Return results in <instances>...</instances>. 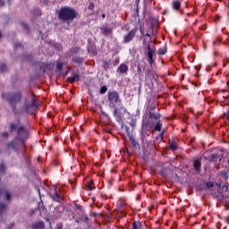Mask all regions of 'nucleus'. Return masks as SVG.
I'll return each mask as SVG.
<instances>
[{
	"instance_id": "f257e3e1",
	"label": "nucleus",
	"mask_w": 229,
	"mask_h": 229,
	"mask_svg": "<svg viewBox=\"0 0 229 229\" xmlns=\"http://www.w3.org/2000/svg\"><path fill=\"white\" fill-rule=\"evenodd\" d=\"M107 101H108L109 106L114 109L113 116L115 118V121L117 123L122 122L123 119H122V114L120 110L123 109L124 106L119 92H117L116 90H108Z\"/></svg>"
},
{
	"instance_id": "f03ea898",
	"label": "nucleus",
	"mask_w": 229,
	"mask_h": 229,
	"mask_svg": "<svg viewBox=\"0 0 229 229\" xmlns=\"http://www.w3.org/2000/svg\"><path fill=\"white\" fill-rule=\"evenodd\" d=\"M2 98L9 102L11 109H13V114L17 116L19 114V111L17 110V104L21 101L22 93L21 91H16L14 93H3Z\"/></svg>"
},
{
	"instance_id": "7ed1b4c3",
	"label": "nucleus",
	"mask_w": 229,
	"mask_h": 229,
	"mask_svg": "<svg viewBox=\"0 0 229 229\" xmlns=\"http://www.w3.org/2000/svg\"><path fill=\"white\" fill-rule=\"evenodd\" d=\"M78 13L74 8L63 6L57 13V19L63 21H72L78 17Z\"/></svg>"
},
{
	"instance_id": "20e7f679",
	"label": "nucleus",
	"mask_w": 229,
	"mask_h": 229,
	"mask_svg": "<svg viewBox=\"0 0 229 229\" xmlns=\"http://www.w3.org/2000/svg\"><path fill=\"white\" fill-rule=\"evenodd\" d=\"M152 128H153V125L150 123V121L142 123L141 131H140V136L142 140H144L147 136H149V133H151Z\"/></svg>"
},
{
	"instance_id": "39448f33",
	"label": "nucleus",
	"mask_w": 229,
	"mask_h": 229,
	"mask_svg": "<svg viewBox=\"0 0 229 229\" xmlns=\"http://www.w3.org/2000/svg\"><path fill=\"white\" fill-rule=\"evenodd\" d=\"M38 107V104L37 103V99L32 98V100H30V104H27L23 106V110H25V113L29 114H33Z\"/></svg>"
},
{
	"instance_id": "423d86ee",
	"label": "nucleus",
	"mask_w": 229,
	"mask_h": 229,
	"mask_svg": "<svg viewBox=\"0 0 229 229\" xmlns=\"http://www.w3.org/2000/svg\"><path fill=\"white\" fill-rule=\"evenodd\" d=\"M138 32V29L134 28L131 30H130L126 35L123 36V44H128L131 43L136 37Z\"/></svg>"
},
{
	"instance_id": "0eeeda50",
	"label": "nucleus",
	"mask_w": 229,
	"mask_h": 229,
	"mask_svg": "<svg viewBox=\"0 0 229 229\" xmlns=\"http://www.w3.org/2000/svg\"><path fill=\"white\" fill-rule=\"evenodd\" d=\"M147 49L148 63L152 66L156 63V59H154L155 50L151 48L150 45H148Z\"/></svg>"
},
{
	"instance_id": "6e6552de",
	"label": "nucleus",
	"mask_w": 229,
	"mask_h": 229,
	"mask_svg": "<svg viewBox=\"0 0 229 229\" xmlns=\"http://www.w3.org/2000/svg\"><path fill=\"white\" fill-rule=\"evenodd\" d=\"M222 156L223 154L218 151L217 153H213L210 156H206L204 158L209 162H217Z\"/></svg>"
},
{
	"instance_id": "1a4fd4ad",
	"label": "nucleus",
	"mask_w": 229,
	"mask_h": 229,
	"mask_svg": "<svg viewBox=\"0 0 229 229\" xmlns=\"http://www.w3.org/2000/svg\"><path fill=\"white\" fill-rule=\"evenodd\" d=\"M26 133V130L23 126H20L18 127V131H17V136L18 137V141H20V143L23 144V146H25V140L23 137H21V135Z\"/></svg>"
},
{
	"instance_id": "9d476101",
	"label": "nucleus",
	"mask_w": 229,
	"mask_h": 229,
	"mask_svg": "<svg viewBox=\"0 0 229 229\" xmlns=\"http://www.w3.org/2000/svg\"><path fill=\"white\" fill-rule=\"evenodd\" d=\"M81 81L80 74L76 72H72V76L66 79V82L70 84H73L74 82H78Z\"/></svg>"
},
{
	"instance_id": "9b49d317",
	"label": "nucleus",
	"mask_w": 229,
	"mask_h": 229,
	"mask_svg": "<svg viewBox=\"0 0 229 229\" xmlns=\"http://www.w3.org/2000/svg\"><path fill=\"white\" fill-rule=\"evenodd\" d=\"M202 158L198 157L193 159V167L197 173L201 172V166H202Z\"/></svg>"
},
{
	"instance_id": "f8f14e48",
	"label": "nucleus",
	"mask_w": 229,
	"mask_h": 229,
	"mask_svg": "<svg viewBox=\"0 0 229 229\" xmlns=\"http://www.w3.org/2000/svg\"><path fill=\"white\" fill-rule=\"evenodd\" d=\"M18 137H14V140L13 141L7 143V148H13L14 151L18 152L19 151V147L17 144L18 141Z\"/></svg>"
},
{
	"instance_id": "ddd939ff",
	"label": "nucleus",
	"mask_w": 229,
	"mask_h": 229,
	"mask_svg": "<svg viewBox=\"0 0 229 229\" xmlns=\"http://www.w3.org/2000/svg\"><path fill=\"white\" fill-rule=\"evenodd\" d=\"M171 7L174 11L179 12L181 10V7H182V2L179 1V0H173Z\"/></svg>"
},
{
	"instance_id": "4468645a",
	"label": "nucleus",
	"mask_w": 229,
	"mask_h": 229,
	"mask_svg": "<svg viewBox=\"0 0 229 229\" xmlns=\"http://www.w3.org/2000/svg\"><path fill=\"white\" fill-rule=\"evenodd\" d=\"M50 198L57 202L62 200V196L57 192L56 188L54 189V192L50 193Z\"/></svg>"
},
{
	"instance_id": "2eb2a0df",
	"label": "nucleus",
	"mask_w": 229,
	"mask_h": 229,
	"mask_svg": "<svg viewBox=\"0 0 229 229\" xmlns=\"http://www.w3.org/2000/svg\"><path fill=\"white\" fill-rule=\"evenodd\" d=\"M128 138H129V140H130L131 146L134 148H138L140 147V143L136 140L134 136H132L131 133H128Z\"/></svg>"
},
{
	"instance_id": "dca6fc26",
	"label": "nucleus",
	"mask_w": 229,
	"mask_h": 229,
	"mask_svg": "<svg viewBox=\"0 0 229 229\" xmlns=\"http://www.w3.org/2000/svg\"><path fill=\"white\" fill-rule=\"evenodd\" d=\"M39 69L41 71H43V72H47V71H51L52 70V64H51L43 63V64H41V65H39Z\"/></svg>"
},
{
	"instance_id": "f3484780",
	"label": "nucleus",
	"mask_w": 229,
	"mask_h": 229,
	"mask_svg": "<svg viewBox=\"0 0 229 229\" xmlns=\"http://www.w3.org/2000/svg\"><path fill=\"white\" fill-rule=\"evenodd\" d=\"M161 117H162V115L159 113H153V112L148 113L149 119L158 121V120H160Z\"/></svg>"
},
{
	"instance_id": "a211bd4d",
	"label": "nucleus",
	"mask_w": 229,
	"mask_h": 229,
	"mask_svg": "<svg viewBox=\"0 0 229 229\" xmlns=\"http://www.w3.org/2000/svg\"><path fill=\"white\" fill-rule=\"evenodd\" d=\"M88 53L92 54L93 55H98V50H97V47L94 45H89L87 47Z\"/></svg>"
},
{
	"instance_id": "6ab92c4d",
	"label": "nucleus",
	"mask_w": 229,
	"mask_h": 229,
	"mask_svg": "<svg viewBox=\"0 0 229 229\" xmlns=\"http://www.w3.org/2000/svg\"><path fill=\"white\" fill-rule=\"evenodd\" d=\"M32 229H45V223L43 221L34 223L32 224Z\"/></svg>"
},
{
	"instance_id": "aec40b11",
	"label": "nucleus",
	"mask_w": 229,
	"mask_h": 229,
	"mask_svg": "<svg viewBox=\"0 0 229 229\" xmlns=\"http://www.w3.org/2000/svg\"><path fill=\"white\" fill-rule=\"evenodd\" d=\"M1 195L5 196V198H4L5 200H7V201L11 200V193L8 191L4 190V189L0 190V196Z\"/></svg>"
},
{
	"instance_id": "412c9836",
	"label": "nucleus",
	"mask_w": 229,
	"mask_h": 229,
	"mask_svg": "<svg viewBox=\"0 0 229 229\" xmlns=\"http://www.w3.org/2000/svg\"><path fill=\"white\" fill-rule=\"evenodd\" d=\"M118 71L120 72V73H126L129 71V67L127 64H122L118 67Z\"/></svg>"
},
{
	"instance_id": "4be33fe9",
	"label": "nucleus",
	"mask_w": 229,
	"mask_h": 229,
	"mask_svg": "<svg viewBox=\"0 0 229 229\" xmlns=\"http://www.w3.org/2000/svg\"><path fill=\"white\" fill-rule=\"evenodd\" d=\"M101 30H102V34L105 37H108L113 34V30L111 28H103L101 29Z\"/></svg>"
},
{
	"instance_id": "5701e85b",
	"label": "nucleus",
	"mask_w": 229,
	"mask_h": 229,
	"mask_svg": "<svg viewBox=\"0 0 229 229\" xmlns=\"http://www.w3.org/2000/svg\"><path fill=\"white\" fill-rule=\"evenodd\" d=\"M163 127V123L161 120L157 121L156 125L154 126V130L157 131H161Z\"/></svg>"
},
{
	"instance_id": "b1692460",
	"label": "nucleus",
	"mask_w": 229,
	"mask_h": 229,
	"mask_svg": "<svg viewBox=\"0 0 229 229\" xmlns=\"http://www.w3.org/2000/svg\"><path fill=\"white\" fill-rule=\"evenodd\" d=\"M132 229H142V223L140 221H133Z\"/></svg>"
},
{
	"instance_id": "393cba45",
	"label": "nucleus",
	"mask_w": 229,
	"mask_h": 229,
	"mask_svg": "<svg viewBox=\"0 0 229 229\" xmlns=\"http://www.w3.org/2000/svg\"><path fill=\"white\" fill-rule=\"evenodd\" d=\"M167 53V47H162L158 48L157 50V55H165Z\"/></svg>"
},
{
	"instance_id": "a878e982",
	"label": "nucleus",
	"mask_w": 229,
	"mask_h": 229,
	"mask_svg": "<svg viewBox=\"0 0 229 229\" xmlns=\"http://www.w3.org/2000/svg\"><path fill=\"white\" fill-rule=\"evenodd\" d=\"M72 62L78 64H81L84 62V59L79 56L73 57L72 58Z\"/></svg>"
},
{
	"instance_id": "bb28decb",
	"label": "nucleus",
	"mask_w": 229,
	"mask_h": 229,
	"mask_svg": "<svg viewBox=\"0 0 229 229\" xmlns=\"http://www.w3.org/2000/svg\"><path fill=\"white\" fill-rule=\"evenodd\" d=\"M220 175L223 180L227 181L229 179V173L225 170L220 172Z\"/></svg>"
},
{
	"instance_id": "cd10ccee",
	"label": "nucleus",
	"mask_w": 229,
	"mask_h": 229,
	"mask_svg": "<svg viewBox=\"0 0 229 229\" xmlns=\"http://www.w3.org/2000/svg\"><path fill=\"white\" fill-rule=\"evenodd\" d=\"M110 66H111V61L103 62L102 67L105 71H108L110 69Z\"/></svg>"
},
{
	"instance_id": "c85d7f7f",
	"label": "nucleus",
	"mask_w": 229,
	"mask_h": 229,
	"mask_svg": "<svg viewBox=\"0 0 229 229\" xmlns=\"http://www.w3.org/2000/svg\"><path fill=\"white\" fill-rule=\"evenodd\" d=\"M169 148L172 151H175L178 149V145L176 142H172L170 143Z\"/></svg>"
},
{
	"instance_id": "c756f323",
	"label": "nucleus",
	"mask_w": 229,
	"mask_h": 229,
	"mask_svg": "<svg viewBox=\"0 0 229 229\" xmlns=\"http://www.w3.org/2000/svg\"><path fill=\"white\" fill-rule=\"evenodd\" d=\"M152 74H153V71H152V70L147 69V70L145 71V76H146L147 78L151 79Z\"/></svg>"
},
{
	"instance_id": "7c9ffc66",
	"label": "nucleus",
	"mask_w": 229,
	"mask_h": 229,
	"mask_svg": "<svg viewBox=\"0 0 229 229\" xmlns=\"http://www.w3.org/2000/svg\"><path fill=\"white\" fill-rule=\"evenodd\" d=\"M81 50V47H74V48H72L70 49V53H72V55H77Z\"/></svg>"
},
{
	"instance_id": "2f4dec72",
	"label": "nucleus",
	"mask_w": 229,
	"mask_h": 229,
	"mask_svg": "<svg viewBox=\"0 0 229 229\" xmlns=\"http://www.w3.org/2000/svg\"><path fill=\"white\" fill-rule=\"evenodd\" d=\"M17 127L18 126L16 124H14V123L9 124V131L13 132V131H16Z\"/></svg>"
},
{
	"instance_id": "473e14b6",
	"label": "nucleus",
	"mask_w": 229,
	"mask_h": 229,
	"mask_svg": "<svg viewBox=\"0 0 229 229\" xmlns=\"http://www.w3.org/2000/svg\"><path fill=\"white\" fill-rule=\"evenodd\" d=\"M107 91V87L106 86H102L99 89V94L103 95L106 94Z\"/></svg>"
},
{
	"instance_id": "72a5a7b5",
	"label": "nucleus",
	"mask_w": 229,
	"mask_h": 229,
	"mask_svg": "<svg viewBox=\"0 0 229 229\" xmlns=\"http://www.w3.org/2000/svg\"><path fill=\"white\" fill-rule=\"evenodd\" d=\"M41 14H42V13H41V10H39V9H36V10L32 11V15L40 16Z\"/></svg>"
},
{
	"instance_id": "f704fd0d",
	"label": "nucleus",
	"mask_w": 229,
	"mask_h": 229,
	"mask_svg": "<svg viewBox=\"0 0 229 229\" xmlns=\"http://www.w3.org/2000/svg\"><path fill=\"white\" fill-rule=\"evenodd\" d=\"M6 210V206L4 203H0V215Z\"/></svg>"
},
{
	"instance_id": "c9c22d12",
	"label": "nucleus",
	"mask_w": 229,
	"mask_h": 229,
	"mask_svg": "<svg viewBox=\"0 0 229 229\" xmlns=\"http://www.w3.org/2000/svg\"><path fill=\"white\" fill-rule=\"evenodd\" d=\"M81 220L85 222V223H89V217L87 215H82L81 217Z\"/></svg>"
},
{
	"instance_id": "e433bc0d",
	"label": "nucleus",
	"mask_w": 229,
	"mask_h": 229,
	"mask_svg": "<svg viewBox=\"0 0 229 229\" xmlns=\"http://www.w3.org/2000/svg\"><path fill=\"white\" fill-rule=\"evenodd\" d=\"M222 191H229V183L225 182L223 186H222Z\"/></svg>"
},
{
	"instance_id": "4c0bfd02",
	"label": "nucleus",
	"mask_w": 229,
	"mask_h": 229,
	"mask_svg": "<svg viewBox=\"0 0 229 229\" xmlns=\"http://www.w3.org/2000/svg\"><path fill=\"white\" fill-rule=\"evenodd\" d=\"M57 71L61 72L64 68V63H57Z\"/></svg>"
},
{
	"instance_id": "58836bf2",
	"label": "nucleus",
	"mask_w": 229,
	"mask_h": 229,
	"mask_svg": "<svg viewBox=\"0 0 229 229\" xmlns=\"http://www.w3.org/2000/svg\"><path fill=\"white\" fill-rule=\"evenodd\" d=\"M21 28L27 31V33H30V29L26 23H21Z\"/></svg>"
},
{
	"instance_id": "ea45409f",
	"label": "nucleus",
	"mask_w": 229,
	"mask_h": 229,
	"mask_svg": "<svg viewBox=\"0 0 229 229\" xmlns=\"http://www.w3.org/2000/svg\"><path fill=\"white\" fill-rule=\"evenodd\" d=\"M6 69H7V66L5 64H0V71L2 72H5Z\"/></svg>"
},
{
	"instance_id": "a19ab883",
	"label": "nucleus",
	"mask_w": 229,
	"mask_h": 229,
	"mask_svg": "<svg viewBox=\"0 0 229 229\" xmlns=\"http://www.w3.org/2000/svg\"><path fill=\"white\" fill-rule=\"evenodd\" d=\"M206 186L207 188H212L215 186V183L213 182H207Z\"/></svg>"
},
{
	"instance_id": "79ce46f5",
	"label": "nucleus",
	"mask_w": 229,
	"mask_h": 229,
	"mask_svg": "<svg viewBox=\"0 0 229 229\" xmlns=\"http://www.w3.org/2000/svg\"><path fill=\"white\" fill-rule=\"evenodd\" d=\"M93 185H94L93 182H89V184H88L89 191H93L95 189V187H93Z\"/></svg>"
},
{
	"instance_id": "37998d69",
	"label": "nucleus",
	"mask_w": 229,
	"mask_h": 229,
	"mask_svg": "<svg viewBox=\"0 0 229 229\" xmlns=\"http://www.w3.org/2000/svg\"><path fill=\"white\" fill-rule=\"evenodd\" d=\"M0 170H1L2 173H5V171H6V166H5L4 164H1V165H0Z\"/></svg>"
},
{
	"instance_id": "c03bdc74",
	"label": "nucleus",
	"mask_w": 229,
	"mask_h": 229,
	"mask_svg": "<svg viewBox=\"0 0 229 229\" xmlns=\"http://www.w3.org/2000/svg\"><path fill=\"white\" fill-rule=\"evenodd\" d=\"M88 9L89 11H93L95 9V4L94 3H89Z\"/></svg>"
},
{
	"instance_id": "a18cd8bd",
	"label": "nucleus",
	"mask_w": 229,
	"mask_h": 229,
	"mask_svg": "<svg viewBox=\"0 0 229 229\" xmlns=\"http://www.w3.org/2000/svg\"><path fill=\"white\" fill-rule=\"evenodd\" d=\"M137 72H138L140 75L142 74V68H141L140 65H138V66H137Z\"/></svg>"
},
{
	"instance_id": "49530a36",
	"label": "nucleus",
	"mask_w": 229,
	"mask_h": 229,
	"mask_svg": "<svg viewBox=\"0 0 229 229\" xmlns=\"http://www.w3.org/2000/svg\"><path fill=\"white\" fill-rule=\"evenodd\" d=\"M156 109H157L156 105H150V106H149L150 112H154V111H156Z\"/></svg>"
},
{
	"instance_id": "de8ad7c7",
	"label": "nucleus",
	"mask_w": 229,
	"mask_h": 229,
	"mask_svg": "<svg viewBox=\"0 0 229 229\" xmlns=\"http://www.w3.org/2000/svg\"><path fill=\"white\" fill-rule=\"evenodd\" d=\"M89 216L96 217V216H101V214H99V213H95V212H91V213L89 214Z\"/></svg>"
},
{
	"instance_id": "09e8293b",
	"label": "nucleus",
	"mask_w": 229,
	"mask_h": 229,
	"mask_svg": "<svg viewBox=\"0 0 229 229\" xmlns=\"http://www.w3.org/2000/svg\"><path fill=\"white\" fill-rule=\"evenodd\" d=\"M218 200H223L225 199V195L224 194H219L218 196H216Z\"/></svg>"
},
{
	"instance_id": "8fccbe9b",
	"label": "nucleus",
	"mask_w": 229,
	"mask_h": 229,
	"mask_svg": "<svg viewBox=\"0 0 229 229\" xmlns=\"http://www.w3.org/2000/svg\"><path fill=\"white\" fill-rule=\"evenodd\" d=\"M221 43V40L219 38H216V40L213 41V46H216Z\"/></svg>"
},
{
	"instance_id": "3c124183",
	"label": "nucleus",
	"mask_w": 229,
	"mask_h": 229,
	"mask_svg": "<svg viewBox=\"0 0 229 229\" xmlns=\"http://www.w3.org/2000/svg\"><path fill=\"white\" fill-rule=\"evenodd\" d=\"M120 63V60L118 58L114 59L113 65L116 66Z\"/></svg>"
},
{
	"instance_id": "603ef678",
	"label": "nucleus",
	"mask_w": 229,
	"mask_h": 229,
	"mask_svg": "<svg viewBox=\"0 0 229 229\" xmlns=\"http://www.w3.org/2000/svg\"><path fill=\"white\" fill-rule=\"evenodd\" d=\"M2 136H3L4 138H8L9 133H8L7 131H4V132H3Z\"/></svg>"
},
{
	"instance_id": "864d4df0",
	"label": "nucleus",
	"mask_w": 229,
	"mask_h": 229,
	"mask_svg": "<svg viewBox=\"0 0 229 229\" xmlns=\"http://www.w3.org/2000/svg\"><path fill=\"white\" fill-rule=\"evenodd\" d=\"M19 47H21V43L14 44V48H19Z\"/></svg>"
},
{
	"instance_id": "5fc2aeb1",
	"label": "nucleus",
	"mask_w": 229,
	"mask_h": 229,
	"mask_svg": "<svg viewBox=\"0 0 229 229\" xmlns=\"http://www.w3.org/2000/svg\"><path fill=\"white\" fill-rule=\"evenodd\" d=\"M36 211H37V209L30 210V216L34 215L36 213Z\"/></svg>"
},
{
	"instance_id": "6e6d98bb",
	"label": "nucleus",
	"mask_w": 229,
	"mask_h": 229,
	"mask_svg": "<svg viewBox=\"0 0 229 229\" xmlns=\"http://www.w3.org/2000/svg\"><path fill=\"white\" fill-rule=\"evenodd\" d=\"M125 129H126V133H127V136H129V133H131V132H130V131H129V128H128V126H126V127H125Z\"/></svg>"
},
{
	"instance_id": "4d7b16f0",
	"label": "nucleus",
	"mask_w": 229,
	"mask_h": 229,
	"mask_svg": "<svg viewBox=\"0 0 229 229\" xmlns=\"http://www.w3.org/2000/svg\"><path fill=\"white\" fill-rule=\"evenodd\" d=\"M226 120L229 121V109L227 110V113H226Z\"/></svg>"
},
{
	"instance_id": "13d9d810",
	"label": "nucleus",
	"mask_w": 229,
	"mask_h": 229,
	"mask_svg": "<svg viewBox=\"0 0 229 229\" xmlns=\"http://www.w3.org/2000/svg\"><path fill=\"white\" fill-rule=\"evenodd\" d=\"M4 0H0V6H4Z\"/></svg>"
},
{
	"instance_id": "bf43d9fd",
	"label": "nucleus",
	"mask_w": 229,
	"mask_h": 229,
	"mask_svg": "<svg viewBox=\"0 0 229 229\" xmlns=\"http://www.w3.org/2000/svg\"><path fill=\"white\" fill-rule=\"evenodd\" d=\"M57 229H63V225L61 224L57 225Z\"/></svg>"
},
{
	"instance_id": "052dcab7",
	"label": "nucleus",
	"mask_w": 229,
	"mask_h": 229,
	"mask_svg": "<svg viewBox=\"0 0 229 229\" xmlns=\"http://www.w3.org/2000/svg\"><path fill=\"white\" fill-rule=\"evenodd\" d=\"M43 4H45V5H47V4H48V0H45V1L43 2Z\"/></svg>"
},
{
	"instance_id": "680f3d73",
	"label": "nucleus",
	"mask_w": 229,
	"mask_h": 229,
	"mask_svg": "<svg viewBox=\"0 0 229 229\" xmlns=\"http://www.w3.org/2000/svg\"><path fill=\"white\" fill-rule=\"evenodd\" d=\"M81 221H82L81 218L75 219V222H77V223H80Z\"/></svg>"
},
{
	"instance_id": "e2e57ef3",
	"label": "nucleus",
	"mask_w": 229,
	"mask_h": 229,
	"mask_svg": "<svg viewBox=\"0 0 229 229\" xmlns=\"http://www.w3.org/2000/svg\"><path fill=\"white\" fill-rule=\"evenodd\" d=\"M75 208H81V206H80V205H75Z\"/></svg>"
},
{
	"instance_id": "0e129e2a",
	"label": "nucleus",
	"mask_w": 229,
	"mask_h": 229,
	"mask_svg": "<svg viewBox=\"0 0 229 229\" xmlns=\"http://www.w3.org/2000/svg\"><path fill=\"white\" fill-rule=\"evenodd\" d=\"M13 225H9V227H7V229H12L13 228Z\"/></svg>"
},
{
	"instance_id": "69168bd1",
	"label": "nucleus",
	"mask_w": 229,
	"mask_h": 229,
	"mask_svg": "<svg viewBox=\"0 0 229 229\" xmlns=\"http://www.w3.org/2000/svg\"><path fill=\"white\" fill-rule=\"evenodd\" d=\"M146 37H148L149 38H151V35L148 33L146 34Z\"/></svg>"
},
{
	"instance_id": "338daca9",
	"label": "nucleus",
	"mask_w": 229,
	"mask_h": 229,
	"mask_svg": "<svg viewBox=\"0 0 229 229\" xmlns=\"http://www.w3.org/2000/svg\"><path fill=\"white\" fill-rule=\"evenodd\" d=\"M101 17H102V19H105V18H106V14L103 13V14L101 15Z\"/></svg>"
},
{
	"instance_id": "774afa93",
	"label": "nucleus",
	"mask_w": 229,
	"mask_h": 229,
	"mask_svg": "<svg viewBox=\"0 0 229 229\" xmlns=\"http://www.w3.org/2000/svg\"><path fill=\"white\" fill-rule=\"evenodd\" d=\"M226 85H227V87H228V89H229V81L226 82Z\"/></svg>"
}]
</instances>
